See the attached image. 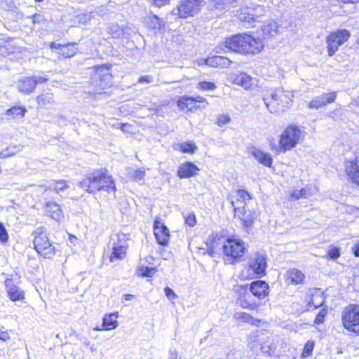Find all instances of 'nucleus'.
<instances>
[{
  "mask_svg": "<svg viewBox=\"0 0 359 359\" xmlns=\"http://www.w3.org/2000/svg\"><path fill=\"white\" fill-rule=\"evenodd\" d=\"M302 132L295 126H289L283 133L279 140L280 149L285 152L294 147L301 137Z\"/></svg>",
  "mask_w": 359,
  "mask_h": 359,
  "instance_id": "nucleus-9",
  "label": "nucleus"
},
{
  "mask_svg": "<svg viewBox=\"0 0 359 359\" xmlns=\"http://www.w3.org/2000/svg\"><path fill=\"white\" fill-rule=\"evenodd\" d=\"M248 285H242L240 286V289L241 290H246L248 288Z\"/></svg>",
  "mask_w": 359,
  "mask_h": 359,
  "instance_id": "nucleus-62",
  "label": "nucleus"
},
{
  "mask_svg": "<svg viewBox=\"0 0 359 359\" xmlns=\"http://www.w3.org/2000/svg\"><path fill=\"white\" fill-rule=\"evenodd\" d=\"M127 248L128 245L125 241L114 243L112 246V251L109 255L110 262H113L124 259L127 254Z\"/></svg>",
  "mask_w": 359,
  "mask_h": 359,
  "instance_id": "nucleus-16",
  "label": "nucleus"
},
{
  "mask_svg": "<svg viewBox=\"0 0 359 359\" xmlns=\"http://www.w3.org/2000/svg\"><path fill=\"white\" fill-rule=\"evenodd\" d=\"M8 235L4 225L0 222V241L2 243L7 242Z\"/></svg>",
  "mask_w": 359,
  "mask_h": 359,
  "instance_id": "nucleus-46",
  "label": "nucleus"
},
{
  "mask_svg": "<svg viewBox=\"0 0 359 359\" xmlns=\"http://www.w3.org/2000/svg\"><path fill=\"white\" fill-rule=\"evenodd\" d=\"M230 121V117L226 114H221L218 116L217 123L219 126H222Z\"/></svg>",
  "mask_w": 359,
  "mask_h": 359,
  "instance_id": "nucleus-48",
  "label": "nucleus"
},
{
  "mask_svg": "<svg viewBox=\"0 0 359 359\" xmlns=\"http://www.w3.org/2000/svg\"><path fill=\"white\" fill-rule=\"evenodd\" d=\"M224 47L231 51L243 54H257L264 48L262 39L247 34H237L226 39Z\"/></svg>",
  "mask_w": 359,
  "mask_h": 359,
  "instance_id": "nucleus-2",
  "label": "nucleus"
},
{
  "mask_svg": "<svg viewBox=\"0 0 359 359\" xmlns=\"http://www.w3.org/2000/svg\"><path fill=\"white\" fill-rule=\"evenodd\" d=\"M251 154L261 164L268 167L271 166L273 158L269 153H265L259 149L253 147L251 150Z\"/></svg>",
  "mask_w": 359,
  "mask_h": 359,
  "instance_id": "nucleus-19",
  "label": "nucleus"
},
{
  "mask_svg": "<svg viewBox=\"0 0 359 359\" xmlns=\"http://www.w3.org/2000/svg\"><path fill=\"white\" fill-rule=\"evenodd\" d=\"M36 101L39 105L45 107L47 104L54 102V97L52 93H43L36 97Z\"/></svg>",
  "mask_w": 359,
  "mask_h": 359,
  "instance_id": "nucleus-34",
  "label": "nucleus"
},
{
  "mask_svg": "<svg viewBox=\"0 0 359 359\" xmlns=\"http://www.w3.org/2000/svg\"><path fill=\"white\" fill-rule=\"evenodd\" d=\"M325 302L323 293L320 290H315L314 293L312 294L310 301L309 302L308 305L309 307L313 306L314 309H317L322 305H323Z\"/></svg>",
  "mask_w": 359,
  "mask_h": 359,
  "instance_id": "nucleus-29",
  "label": "nucleus"
},
{
  "mask_svg": "<svg viewBox=\"0 0 359 359\" xmlns=\"http://www.w3.org/2000/svg\"><path fill=\"white\" fill-rule=\"evenodd\" d=\"M198 86L203 90H212L216 88L214 83L206 81L199 82Z\"/></svg>",
  "mask_w": 359,
  "mask_h": 359,
  "instance_id": "nucleus-40",
  "label": "nucleus"
},
{
  "mask_svg": "<svg viewBox=\"0 0 359 359\" xmlns=\"http://www.w3.org/2000/svg\"><path fill=\"white\" fill-rule=\"evenodd\" d=\"M204 4V0H180L176 8L168 15V18L174 15L182 19L194 17L201 11Z\"/></svg>",
  "mask_w": 359,
  "mask_h": 359,
  "instance_id": "nucleus-7",
  "label": "nucleus"
},
{
  "mask_svg": "<svg viewBox=\"0 0 359 359\" xmlns=\"http://www.w3.org/2000/svg\"><path fill=\"white\" fill-rule=\"evenodd\" d=\"M200 169L191 161H187L179 165L177 169V176L181 178H189L196 176Z\"/></svg>",
  "mask_w": 359,
  "mask_h": 359,
  "instance_id": "nucleus-15",
  "label": "nucleus"
},
{
  "mask_svg": "<svg viewBox=\"0 0 359 359\" xmlns=\"http://www.w3.org/2000/svg\"><path fill=\"white\" fill-rule=\"evenodd\" d=\"M239 318L243 322L248 323H250V324H252V325H257L259 323V320L253 318L252 316H251L250 315H249L248 313H241Z\"/></svg>",
  "mask_w": 359,
  "mask_h": 359,
  "instance_id": "nucleus-39",
  "label": "nucleus"
},
{
  "mask_svg": "<svg viewBox=\"0 0 359 359\" xmlns=\"http://www.w3.org/2000/svg\"><path fill=\"white\" fill-rule=\"evenodd\" d=\"M317 191L316 186L308 185L301 189H295L292 194V198L298 200L299 198H306L313 195Z\"/></svg>",
  "mask_w": 359,
  "mask_h": 359,
  "instance_id": "nucleus-22",
  "label": "nucleus"
},
{
  "mask_svg": "<svg viewBox=\"0 0 359 359\" xmlns=\"http://www.w3.org/2000/svg\"><path fill=\"white\" fill-rule=\"evenodd\" d=\"M79 185L89 194H95L100 191H106L110 194L115 193L116 190L114 180L108 175L107 168L88 171L84 177L79 181Z\"/></svg>",
  "mask_w": 359,
  "mask_h": 359,
  "instance_id": "nucleus-1",
  "label": "nucleus"
},
{
  "mask_svg": "<svg viewBox=\"0 0 359 359\" xmlns=\"http://www.w3.org/2000/svg\"><path fill=\"white\" fill-rule=\"evenodd\" d=\"M292 97L291 91L283 88L271 89L263 95V100L271 113H280L291 106Z\"/></svg>",
  "mask_w": 359,
  "mask_h": 359,
  "instance_id": "nucleus-3",
  "label": "nucleus"
},
{
  "mask_svg": "<svg viewBox=\"0 0 359 359\" xmlns=\"http://www.w3.org/2000/svg\"><path fill=\"white\" fill-rule=\"evenodd\" d=\"M231 204L234 210L235 217L241 219V218H243L246 214V212L245 211V205H239L238 204V205H236L233 201H231Z\"/></svg>",
  "mask_w": 359,
  "mask_h": 359,
  "instance_id": "nucleus-37",
  "label": "nucleus"
},
{
  "mask_svg": "<svg viewBox=\"0 0 359 359\" xmlns=\"http://www.w3.org/2000/svg\"><path fill=\"white\" fill-rule=\"evenodd\" d=\"M327 314V309L323 308L317 314V316L315 318L314 323L318 325L323 323L325 320V318Z\"/></svg>",
  "mask_w": 359,
  "mask_h": 359,
  "instance_id": "nucleus-41",
  "label": "nucleus"
},
{
  "mask_svg": "<svg viewBox=\"0 0 359 359\" xmlns=\"http://www.w3.org/2000/svg\"><path fill=\"white\" fill-rule=\"evenodd\" d=\"M151 81H152V77L149 75L142 76L140 77L138 79V83H149Z\"/></svg>",
  "mask_w": 359,
  "mask_h": 359,
  "instance_id": "nucleus-53",
  "label": "nucleus"
},
{
  "mask_svg": "<svg viewBox=\"0 0 359 359\" xmlns=\"http://www.w3.org/2000/svg\"><path fill=\"white\" fill-rule=\"evenodd\" d=\"M241 353L239 351L231 350L226 355V359H237L241 357Z\"/></svg>",
  "mask_w": 359,
  "mask_h": 359,
  "instance_id": "nucleus-51",
  "label": "nucleus"
},
{
  "mask_svg": "<svg viewBox=\"0 0 359 359\" xmlns=\"http://www.w3.org/2000/svg\"><path fill=\"white\" fill-rule=\"evenodd\" d=\"M9 338L8 333L6 331H2L0 330V339L3 341H6Z\"/></svg>",
  "mask_w": 359,
  "mask_h": 359,
  "instance_id": "nucleus-58",
  "label": "nucleus"
},
{
  "mask_svg": "<svg viewBox=\"0 0 359 359\" xmlns=\"http://www.w3.org/2000/svg\"><path fill=\"white\" fill-rule=\"evenodd\" d=\"M287 280L292 285H299L304 283L305 279L304 274L297 269H290L286 273Z\"/></svg>",
  "mask_w": 359,
  "mask_h": 359,
  "instance_id": "nucleus-23",
  "label": "nucleus"
},
{
  "mask_svg": "<svg viewBox=\"0 0 359 359\" xmlns=\"http://www.w3.org/2000/svg\"><path fill=\"white\" fill-rule=\"evenodd\" d=\"M314 348V343L313 341H308L304 348V351L302 353L303 357H307L311 355L312 351Z\"/></svg>",
  "mask_w": 359,
  "mask_h": 359,
  "instance_id": "nucleus-45",
  "label": "nucleus"
},
{
  "mask_svg": "<svg viewBox=\"0 0 359 359\" xmlns=\"http://www.w3.org/2000/svg\"><path fill=\"white\" fill-rule=\"evenodd\" d=\"M180 151L183 153L193 154L197 149V146L191 141L184 142L180 145Z\"/></svg>",
  "mask_w": 359,
  "mask_h": 359,
  "instance_id": "nucleus-36",
  "label": "nucleus"
},
{
  "mask_svg": "<svg viewBox=\"0 0 359 359\" xmlns=\"http://www.w3.org/2000/svg\"><path fill=\"white\" fill-rule=\"evenodd\" d=\"M170 0H149V1L156 7H161L168 4Z\"/></svg>",
  "mask_w": 359,
  "mask_h": 359,
  "instance_id": "nucleus-52",
  "label": "nucleus"
},
{
  "mask_svg": "<svg viewBox=\"0 0 359 359\" xmlns=\"http://www.w3.org/2000/svg\"><path fill=\"white\" fill-rule=\"evenodd\" d=\"M341 321L346 330L359 334V305L350 304L345 307L342 312Z\"/></svg>",
  "mask_w": 359,
  "mask_h": 359,
  "instance_id": "nucleus-8",
  "label": "nucleus"
},
{
  "mask_svg": "<svg viewBox=\"0 0 359 359\" xmlns=\"http://www.w3.org/2000/svg\"><path fill=\"white\" fill-rule=\"evenodd\" d=\"M148 26L152 29L160 30L165 27V22L158 16L156 15H151L149 18Z\"/></svg>",
  "mask_w": 359,
  "mask_h": 359,
  "instance_id": "nucleus-32",
  "label": "nucleus"
},
{
  "mask_svg": "<svg viewBox=\"0 0 359 359\" xmlns=\"http://www.w3.org/2000/svg\"><path fill=\"white\" fill-rule=\"evenodd\" d=\"M250 8H246L241 11L238 14V18L241 21L251 23L252 22L258 21V14L252 12Z\"/></svg>",
  "mask_w": 359,
  "mask_h": 359,
  "instance_id": "nucleus-30",
  "label": "nucleus"
},
{
  "mask_svg": "<svg viewBox=\"0 0 359 359\" xmlns=\"http://www.w3.org/2000/svg\"><path fill=\"white\" fill-rule=\"evenodd\" d=\"M36 17H37L36 15H34V17H33L34 18V22H35V19L36 18Z\"/></svg>",
  "mask_w": 359,
  "mask_h": 359,
  "instance_id": "nucleus-63",
  "label": "nucleus"
},
{
  "mask_svg": "<svg viewBox=\"0 0 359 359\" xmlns=\"http://www.w3.org/2000/svg\"><path fill=\"white\" fill-rule=\"evenodd\" d=\"M337 97L335 92L323 93L319 96H316L313 98L309 104V108L310 109H319L325 107L329 103L334 102Z\"/></svg>",
  "mask_w": 359,
  "mask_h": 359,
  "instance_id": "nucleus-13",
  "label": "nucleus"
},
{
  "mask_svg": "<svg viewBox=\"0 0 359 359\" xmlns=\"http://www.w3.org/2000/svg\"><path fill=\"white\" fill-rule=\"evenodd\" d=\"M231 61L226 57L221 55H215L208 57L206 60V64L214 67L226 68L228 67Z\"/></svg>",
  "mask_w": 359,
  "mask_h": 359,
  "instance_id": "nucleus-21",
  "label": "nucleus"
},
{
  "mask_svg": "<svg viewBox=\"0 0 359 359\" xmlns=\"http://www.w3.org/2000/svg\"><path fill=\"white\" fill-rule=\"evenodd\" d=\"M135 297V296L133 294H124L123 296V298L126 301H130L131 299H133V298Z\"/></svg>",
  "mask_w": 359,
  "mask_h": 359,
  "instance_id": "nucleus-61",
  "label": "nucleus"
},
{
  "mask_svg": "<svg viewBox=\"0 0 359 359\" xmlns=\"http://www.w3.org/2000/svg\"><path fill=\"white\" fill-rule=\"evenodd\" d=\"M241 306H242V307L247 308V309H252L253 308V305L252 304H249V303H248L245 301L241 302Z\"/></svg>",
  "mask_w": 359,
  "mask_h": 359,
  "instance_id": "nucleus-60",
  "label": "nucleus"
},
{
  "mask_svg": "<svg viewBox=\"0 0 359 359\" xmlns=\"http://www.w3.org/2000/svg\"><path fill=\"white\" fill-rule=\"evenodd\" d=\"M252 13L258 14V18L260 16H262L265 11L264 8L262 6H258L256 8L252 9Z\"/></svg>",
  "mask_w": 359,
  "mask_h": 359,
  "instance_id": "nucleus-55",
  "label": "nucleus"
},
{
  "mask_svg": "<svg viewBox=\"0 0 359 359\" xmlns=\"http://www.w3.org/2000/svg\"><path fill=\"white\" fill-rule=\"evenodd\" d=\"M27 112V109L22 106H13L10 109H8L5 115H7L13 119L22 118L25 116Z\"/></svg>",
  "mask_w": 359,
  "mask_h": 359,
  "instance_id": "nucleus-27",
  "label": "nucleus"
},
{
  "mask_svg": "<svg viewBox=\"0 0 359 359\" xmlns=\"http://www.w3.org/2000/svg\"><path fill=\"white\" fill-rule=\"evenodd\" d=\"M154 233L158 244L163 246L167 245L170 238L169 230L158 219H156L154 223Z\"/></svg>",
  "mask_w": 359,
  "mask_h": 359,
  "instance_id": "nucleus-12",
  "label": "nucleus"
},
{
  "mask_svg": "<svg viewBox=\"0 0 359 359\" xmlns=\"http://www.w3.org/2000/svg\"><path fill=\"white\" fill-rule=\"evenodd\" d=\"M165 294L170 300H173L177 298V295L173 291L172 289H171L169 287H165L164 289Z\"/></svg>",
  "mask_w": 359,
  "mask_h": 359,
  "instance_id": "nucleus-49",
  "label": "nucleus"
},
{
  "mask_svg": "<svg viewBox=\"0 0 359 359\" xmlns=\"http://www.w3.org/2000/svg\"><path fill=\"white\" fill-rule=\"evenodd\" d=\"M236 194H237V197H238L237 201H236L237 204L241 203V205L243 203V205H245L246 202L250 201L252 198L250 193L243 189L237 190Z\"/></svg>",
  "mask_w": 359,
  "mask_h": 359,
  "instance_id": "nucleus-35",
  "label": "nucleus"
},
{
  "mask_svg": "<svg viewBox=\"0 0 359 359\" xmlns=\"http://www.w3.org/2000/svg\"><path fill=\"white\" fill-rule=\"evenodd\" d=\"M69 188L67 181L61 180L58 181L52 180L48 183L46 189L54 191L55 193L59 194Z\"/></svg>",
  "mask_w": 359,
  "mask_h": 359,
  "instance_id": "nucleus-28",
  "label": "nucleus"
},
{
  "mask_svg": "<svg viewBox=\"0 0 359 359\" xmlns=\"http://www.w3.org/2000/svg\"><path fill=\"white\" fill-rule=\"evenodd\" d=\"M117 317L118 313L105 315L102 320V329L105 330L115 329L118 326Z\"/></svg>",
  "mask_w": 359,
  "mask_h": 359,
  "instance_id": "nucleus-26",
  "label": "nucleus"
},
{
  "mask_svg": "<svg viewBox=\"0 0 359 359\" xmlns=\"http://www.w3.org/2000/svg\"><path fill=\"white\" fill-rule=\"evenodd\" d=\"M346 172L353 183L359 185V162L348 161Z\"/></svg>",
  "mask_w": 359,
  "mask_h": 359,
  "instance_id": "nucleus-20",
  "label": "nucleus"
},
{
  "mask_svg": "<svg viewBox=\"0 0 359 359\" xmlns=\"http://www.w3.org/2000/svg\"><path fill=\"white\" fill-rule=\"evenodd\" d=\"M194 102H200L203 103L202 108H205L208 105V102L206 100L200 95H196V97H185L182 99H180L177 102V105L180 107H188L189 105L192 104Z\"/></svg>",
  "mask_w": 359,
  "mask_h": 359,
  "instance_id": "nucleus-24",
  "label": "nucleus"
},
{
  "mask_svg": "<svg viewBox=\"0 0 359 359\" xmlns=\"http://www.w3.org/2000/svg\"><path fill=\"white\" fill-rule=\"evenodd\" d=\"M144 171L142 170H136L133 173V178L137 182H140L144 179Z\"/></svg>",
  "mask_w": 359,
  "mask_h": 359,
  "instance_id": "nucleus-50",
  "label": "nucleus"
},
{
  "mask_svg": "<svg viewBox=\"0 0 359 359\" xmlns=\"http://www.w3.org/2000/svg\"><path fill=\"white\" fill-rule=\"evenodd\" d=\"M169 359H182L179 358L176 351H170V358Z\"/></svg>",
  "mask_w": 359,
  "mask_h": 359,
  "instance_id": "nucleus-59",
  "label": "nucleus"
},
{
  "mask_svg": "<svg viewBox=\"0 0 359 359\" xmlns=\"http://www.w3.org/2000/svg\"><path fill=\"white\" fill-rule=\"evenodd\" d=\"M142 275L145 277H149L152 274L153 269L149 268L148 266H146L144 268H142Z\"/></svg>",
  "mask_w": 359,
  "mask_h": 359,
  "instance_id": "nucleus-54",
  "label": "nucleus"
},
{
  "mask_svg": "<svg viewBox=\"0 0 359 359\" xmlns=\"http://www.w3.org/2000/svg\"><path fill=\"white\" fill-rule=\"evenodd\" d=\"M64 45L60 43H57L55 42H51L50 44V48L51 49H57L59 52H61V48H63Z\"/></svg>",
  "mask_w": 359,
  "mask_h": 359,
  "instance_id": "nucleus-56",
  "label": "nucleus"
},
{
  "mask_svg": "<svg viewBox=\"0 0 359 359\" xmlns=\"http://www.w3.org/2000/svg\"><path fill=\"white\" fill-rule=\"evenodd\" d=\"M48 78L45 75H34L22 79L18 83V89L20 93L28 95L34 92L37 84L46 83Z\"/></svg>",
  "mask_w": 359,
  "mask_h": 359,
  "instance_id": "nucleus-11",
  "label": "nucleus"
},
{
  "mask_svg": "<svg viewBox=\"0 0 359 359\" xmlns=\"http://www.w3.org/2000/svg\"><path fill=\"white\" fill-rule=\"evenodd\" d=\"M238 0H212L217 8L236 2Z\"/></svg>",
  "mask_w": 359,
  "mask_h": 359,
  "instance_id": "nucleus-47",
  "label": "nucleus"
},
{
  "mask_svg": "<svg viewBox=\"0 0 359 359\" xmlns=\"http://www.w3.org/2000/svg\"><path fill=\"white\" fill-rule=\"evenodd\" d=\"M45 211L47 215L55 221H60L63 218V213L59 204L54 201H48L45 204Z\"/></svg>",
  "mask_w": 359,
  "mask_h": 359,
  "instance_id": "nucleus-17",
  "label": "nucleus"
},
{
  "mask_svg": "<svg viewBox=\"0 0 359 359\" xmlns=\"http://www.w3.org/2000/svg\"><path fill=\"white\" fill-rule=\"evenodd\" d=\"M15 154V147H7L0 152V158H6Z\"/></svg>",
  "mask_w": 359,
  "mask_h": 359,
  "instance_id": "nucleus-44",
  "label": "nucleus"
},
{
  "mask_svg": "<svg viewBox=\"0 0 359 359\" xmlns=\"http://www.w3.org/2000/svg\"><path fill=\"white\" fill-rule=\"evenodd\" d=\"M340 256V250L337 247H332L327 251V257L331 259H337Z\"/></svg>",
  "mask_w": 359,
  "mask_h": 359,
  "instance_id": "nucleus-42",
  "label": "nucleus"
},
{
  "mask_svg": "<svg viewBox=\"0 0 359 359\" xmlns=\"http://www.w3.org/2000/svg\"><path fill=\"white\" fill-rule=\"evenodd\" d=\"M6 288L10 299L13 302L20 301L25 299L24 291L18 286L13 285L8 280L6 281Z\"/></svg>",
  "mask_w": 359,
  "mask_h": 359,
  "instance_id": "nucleus-18",
  "label": "nucleus"
},
{
  "mask_svg": "<svg viewBox=\"0 0 359 359\" xmlns=\"http://www.w3.org/2000/svg\"><path fill=\"white\" fill-rule=\"evenodd\" d=\"M350 35L346 29H339L330 34L326 40L328 55H334L339 47L348 41Z\"/></svg>",
  "mask_w": 359,
  "mask_h": 359,
  "instance_id": "nucleus-10",
  "label": "nucleus"
},
{
  "mask_svg": "<svg viewBox=\"0 0 359 359\" xmlns=\"http://www.w3.org/2000/svg\"><path fill=\"white\" fill-rule=\"evenodd\" d=\"M278 25L273 20L265 22L262 26V32L264 38L274 36L278 32Z\"/></svg>",
  "mask_w": 359,
  "mask_h": 359,
  "instance_id": "nucleus-25",
  "label": "nucleus"
},
{
  "mask_svg": "<svg viewBox=\"0 0 359 359\" xmlns=\"http://www.w3.org/2000/svg\"><path fill=\"white\" fill-rule=\"evenodd\" d=\"M266 255L262 252H256L251 254L248 258L243 276L247 278L254 277H262L266 274L267 268Z\"/></svg>",
  "mask_w": 359,
  "mask_h": 359,
  "instance_id": "nucleus-4",
  "label": "nucleus"
},
{
  "mask_svg": "<svg viewBox=\"0 0 359 359\" xmlns=\"http://www.w3.org/2000/svg\"><path fill=\"white\" fill-rule=\"evenodd\" d=\"M352 251L355 257H359V242L354 245L352 248Z\"/></svg>",
  "mask_w": 359,
  "mask_h": 359,
  "instance_id": "nucleus-57",
  "label": "nucleus"
},
{
  "mask_svg": "<svg viewBox=\"0 0 359 359\" xmlns=\"http://www.w3.org/2000/svg\"><path fill=\"white\" fill-rule=\"evenodd\" d=\"M95 330L99 331V330H100L101 329H100L99 327H97Z\"/></svg>",
  "mask_w": 359,
  "mask_h": 359,
  "instance_id": "nucleus-64",
  "label": "nucleus"
},
{
  "mask_svg": "<svg viewBox=\"0 0 359 359\" xmlns=\"http://www.w3.org/2000/svg\"><path fill=\"white\" fill-rule=\"evenodd\" d=\"M185 224L192 227L196 223V219L194 213L190 212L184 216Z\"/></svg>",
  "mask_w": 359,
  "mask_h": 359,
  "instance_id": "nucleus-43",
  "label": "nucleus"
},
{
  "mask_svg": "<svg viewBox=\"0 0 359 359\" xmlns=\"http://www.w3.org/2000/svg\"><path fill=\"white\" fill-rule=\"evenodd\" d=\"M224 255L231 264L241 260L245 252V243L236 236H229L222 245Z\"/></svg>",
  "mask_w": 359,
  "mask_h": 359,
  "instance_id": "nucleus-5",
  "label": "nucleus"
},
{
  "mask_svg": "<svg viewBox=\"0 0 359 359\" xmlns=\"http://www.w3.org/2000/svg\"><path fill=\"white\" fill-rule=\"evenodd\" d=\"M34 249L46 259L52 258L55 254V247L50 243L43 227L36 228L32 233Z\"/></svg>",
  "mask_w": 359,
  "mask_h": 359,
  "instance_id": "nucleus-6",
  "label": "nucleus"
},
{
  "mask_svg": "<svg viewBox=\"0 0 359 359\" xmlns=\"http://www.w3.org/2000/svg\"><path fill=\"white\" fill-rule=\"evenodd\" d=\"M249 290L255 297L262 299L268 296L269 286L264 280H258L250 283Z\"/></svg>",
  "mask_w": 359,
  "mask_h": 359,
  "instance_id": "nucleus-14",
  "label": "nucleus"
},
{
  "mask_svg": "<svg viewBox=\"0 0 359 359\" xmlns=\"http://www.w3.org/2000/svg\"><path fill=\"white\" fill-rule=\"evenodd\" d=\"M255 217L252 215L251 213L246 215L241 218L243 225L245 229L250 228L254 224Z\"/></svg>",
  "mask_w": 359,
  "mask_h": 359,
  "instance_id": "nucleus-38",
  "label": "nucleus"
},
{
  "mask_svg": "<svg viewBox=\"0 0 359 359\" xmlns=\"http://www.w3.org/2000/svg\"><path fill=\"white\" fill-rule=\"evenodd\" d=\"M235 83L248 89L251 86L252 78L245 73H241L235 78Z\"/></svg>",
  "mask_w": 359,
  "mask_h": 359,
  "instance_id": "nucleus-31",
  "label": "nucleus"
},
{
  "mask_svg": "<svg viewBox=\"0 0 359 359\" xmlns=\"http://www.w3.org/2000/svg\"><path fill=\"white\" fill-rule=\"evenodd\" d=\"M77 51L76 43H67L64 45L61 48V52H58L60 55L64 57H72Z\"/></svg>",
  "mask_w": 359,
  "mask_h": 359,
  "instance_id": "nucleus-33",
  "label": "nucleus"
}]
</instances>
